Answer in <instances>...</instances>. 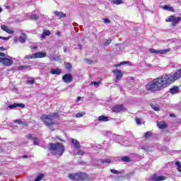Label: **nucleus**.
Instances as JSON below:
<instances>
[{
  "instance_id": "nucleus-18",
  "label": "nucleus",
  "mask_w": 181,
  "mask_h": 181,
  "mask_svg": "<svg viewBox=\"0 0 181 181\" xmlns=\"http://www.w3.org/2000/svg\"><path fill=\"white\" fill-rule=\"evenodd\" d=\"M163 9H164L165 11H170V12H175V9L173 8V7L169 5L163 6Z\"/></svg>"
},
{
  "instance_id": "nucleus-7",
  "label": "nucleus",
  "mask_w": 181,
  "mask_h": 181,
  "mask_svg": "<svg viewBox=\"0 0 181 181\" xmlns=\"http://www.w3.org/2000/svg\"><path fill=\"white\" fill-rule=\"evenodd\" d=\"M149 52H151V53H155L156 54H166V53H169V52H170V49H161V50L150 49Z\"/></svg>"
},
{
  "instance_id": "nucleus-3",
  "label": "nucleus",
  "mask_w": 181,
  "mask_h": 181,
  "mask_svg": "<svg viewBox=\"0 0 181 181\" xmlns=\"http://www.w3.org/2000/svg\"><path fill=\"white\" fill-rule=\"evenodd\" d=\"M69 179L74 181H86L87 175L84 173H76V174H69Z\"/></svg>"
},
{
  "instance_id": "nucleus-36",
  "label": "nucleus",
  "mask_w": 181,
  "mask_h": 181,
  "mask_svg": "<svg viewBox=\"0 0 181 181\" xmlns=\"http://www.w3.org/2000/svg\"><path fill=\"white\" fill-rule=\"evenodd\" d=\"M112 137L115 138V141H116V142H118V140L121 138V136L113 134Z\"/></svg>"
},
{
  "instance_id": "nucleus-43",
  "label": "nucleus",
  "mask_w": 181,
  "mask_h": 181,
  "mask_svg": "<svg viewBox=\"0 0 181 181\" xmlns=\"http://www.w3.org/2000/svg\"><path fill=\"white\" fill-rule=\"evenodd\" d=\"M136 122L137 125H141V119L136 118Z\"/></svg>"
},
{
  "instance_id": "nucleus-50",
  "label": "nucleus",
  "mask_w": 181,
  "mask_h": 181,
  "mask_svg": "<svg viewBox=\"0 0 181 181\" xmlns=\"http://www.w3.org/2000/svg\"><path fill=\"white\" fill-rule=\"evenodd\" d=\"M80 100H81V97H78L77 100H76V103H78V101H80Z\"/></svg>"
},
{
  "instance_id": "nucleus-13",
  "label": "nucleus",
  "mask_w": 181,
  "mask_h": 181,
  "mask_svg": "<svg viewBox=\"0 0 181 181\" xmlns=\"http://www.w3.org/2000/svg\"><path fill=\"white\" fill-rule=\"evenodd\" d=\"M17 107H21V108H25V104L13 103L12 105H8V108H10V110H13V108H16Z\"/></svg>"
},
{
  "instance_id": "nucleus-10",
  "label": "nucleus",
  "mask_w": 181,
  "mask_h": 181,
  "mask_svg": "<svg viewBox=\"0 0 181 181\" xmlns=\"http://www.w3.org/2000/svg\"><path fill=\"white\" fill-rule=\"evenodd\" d=\"M124 110H125V107L122 105H116L112 108V112H121Z\"/></svg>"
},
{
  "instance_id": "nucleus-23",
  "label": "nucleus",
  "mask_w": 181,
  "mask_h": 181,
  "mask_svg": "<svg viewBox=\"0 0 181 181\" xmlns=\"http://www.w3.org/2000/svg\"><path fill=\"white\" fill-rule=\"evenodd\" d=\"M110 171L112 173H114L115 175H122L124 173L123 171H118L115 169H111Z\"/></svg>"
},
{
  "instance_id": "nucleus-38",
  "label": "nucleus",
  "mask_w": 181,
  "mask_h": 181,
  "mask_svg": "<svg viewBox=\"0 0 181 181\" xmlns=\"http://www.w3.org/2000/svg\"><path fill=\"white\" fill-rule=\"evenodd\" d=\"M175 165L178 168L179 172H181L180 168H181V163L180 161H177L175 163Z\"/></svg>"
},
{
  "instance_id": "nucleus-44",
  "label": "nucleus",
  "mask_w": 181,
  "mask_h": 181,
  "mask_svg": "<svg viewBox=\"0 0 181 181\" xmlns=\"http://www.w3.org/2000/svg\"><path fill=\"white\" fill-rule=\"evenodd\" d=\"M77 155L83 156V155H84V151H83V150H79V151L77 152Z\"/></svg>"
},
{
  "instance_id": "nucleus-16",
  "label": "nucleus",
  "mask_w": 181,
  "mask_h": 181,
  "mask_svg": "<svg viewBox=\"0 0 181 181\" xmlns=\"http://www.w3.org/2000/svg\"><path fill=\"white\" fill-rule=\"evenodd\" d=\"M26 34L22 33L19 37V42H21V43H25V42H26Z\"/></svg>"
},
{
  "instance_id": "nucleus-57",
  "label": "nucleus",
  "mask_w": 181,
  "mask_h": 181,
  "mask_svg": "<svg viewBox=\"0 0 181 181\" xmlns=\"http://www.w3.org/2000/svg\"><path fill=\"white\" fill-rule=\"evenodd\" d=\"M2 12V8L0 7V13Z\"/></svg>"
},
{
  "instance_id": "nucleus-11",
  "label": "nucleus",
  "mask_w": 181,
  "mask_h": 181,
  "mask_svg": "<svg viewBox=\"0 0 181 181\" xmlns=\"http://www.w3.org/2000/svg\"><path fill=\"white\" fill-rule=\"evenodd\" d=\"M1 63H2L4 66H12L13 61L8 58H1Z\"/></svg>"
},
{
  "instance_id": "nucleus-12",
  "label": "nucleus",
  "mask_w": 181,
  "mask_h": 181,
  "mask_svg": "<svg viewBox=\"0 0 181 181\" xmlns=\"http://www.w3.org/2000/svg\"><path fill=\"white\" fill-rule=\"evenodd\" d=\"M1 29L4 30V32H6V33H8L9 35H12L15 33V31L13 30H10L9 28L6 25H1Z\"/></svg>"
},
{
  "instance_id": "nucleus-17",
  "label": "nucleus",
  "mask_w": 181,
  "mask_h": 181,
  "mask_svg": "<svg viewBox=\"0 0 181 181\" xmlns=\"http://www.w3.org/2000/svg\"><path fill=\"white\" fill-rule=\"evenodd\" d=\"M179 91V87L174 86L169 90V93L171 94H176Z\"/></svg>"
},
{
  "instance_id": "nucleus-48",
  "label": "nucleus",
  "mask_w": 181,
  "mask_h": 181,
  "mask_svg": "<svg viewBox=\"0 0 181 181\" xmlns=\"http://www.w3.org/2000/svg\"><path fill=\"white\" fill-rule=\"evenodd\" d=\"M63 49H64V53H67V47H64Z\"/></svg>"
},
{
  "instance_id": "nucleus-8",
  "label": "nucleus",
  "mask_w": 181,
  "mask_h": 181,
  "mask_svg": "<svg viewBox=\"0 0 181 181\" xmlns=\"http://www.w3.org/2000/svg\"><path fill=\"white\" fill-rule=\"evenodd\" d=\"M112 73L115 74V76H116L115 83H117L119 80H121V78H122V76H124L122 71L119 70H113Z\"/></svg>"
},
{
  "instance_id": "nucleus-47",
  "label": "nucleus",
  "mask_w": 181,
  "mask_h": 181,
  "mask_svg": "<svg viewBox=\"0 0 181 181\" xmlns=\"http://www.w3.org/2000/svg\"><path fill=\"white\" fill-rule=\"evenodd\" d=\"M3 40H9V37H1Z\"/></svg>"
},
{
  "instance_id": "nucleus-30",
  "label": "nucleus",
  "mask_w": 181,
  "mask_h": 181,
  "mask_svg": "<svg viewBox=\"0 0 181 181\" xmlns=\"http://www.w3.org/2000/svg\"><path fill=\"white\" fill-rule=\"evenodd\" d=\"M84 115H86V112H78L76 115V118H80L81 117H84Z\"/></svg>"
},
{
  "instance_id": "nucleus-19",
  "label": "nucleus",
  "mask_w": 181,
  "mask_h": 181,
  "mask_svg": "<svg viewBox=\"0 0 181 181\" xmlns=\"http://www.w3.org/2000/svg\"><path fill=\"white\" fill-rule=\"evenodd\" d=\"M157 125L158 128H160V129H165V128H166V124L163 121L159 122L158 123H157Z\"/></svg>"
},
{
  "instance_id": "nucleus-40",
  "label": "nucleus",
  "mask_w": 181,
  "mask_h": 181,
  "mask_svg": "<svg viewBox=\"0 0 181 181\" xmlns=\"http://www.w3.org/2000/svg\"><path fill=\"white\" fill-rule=\"evenodd\" d=\"M93 84L95 86V87H98V86L101 84V81H99L98 82H93Z\"/></svg>"
},
{
  "instance_id": "nucleus-56",
  "label": "nucleus",
  "mask_w": 181,
  "mask_h": 181,
  "mask_svg": "<svg viewBox=\"0 0 181 181\" xmlns=\"http://www.w3.org/2000/svg\"><path fill=\"white\" fill-rule=\"evenodd\" d=\"M170 115V117H175V114H171Z\"/></svg>"
},
{
  "instance_id": "nucleus-4",
  "label": "nucleus",
  "mask_w": 181,
  "mask_h": 181,
  "mask_svg": "<svg viewBox=\"0 0 181 181\" xmlns=\"http://www.w3.org/2000/svg\"><path fill=\"white\" fill-rule=\"evenodd\" d=\"M46 56H47L46 52H39L33 54L25 55V59L27 60H30V59H43Z\"/></svg>"
},
{
  "instance_id": "nucleus-37",
  "label": "nucleus",
  "mask_w": 181,
  "mask_h": 181,
  "mask_svg": "<svg viewBox=\"0 0 181 181\" xmlns=\"http://www.w3.org/2000/svg\"><path fill=\"white\" fill-rule=\"evenodd\" d=\"M28 84H35V79L31 78L27 81Z\"/></svg>"
},
{
  "instance_id": "nucleus-1",
  "label": "nucleus",
  "mask_w": 181,
  "mask_h": 181,
  "mask_svg": "<svg viewBox=\"0 0 181 181\" xmlns=\"http://www.w3.org/2000/svg\"><path fill=\"white\" fill-rule=\"evenodd\" d=\"M58 117L59 115L57 113H53L52 115H42L40 119L41 121L43 122L49 129L54 131V128H53V125H56V123H54V119H56V118Z\"/></svg>"
},
{
  "instance_id": "nucleus-49",
  "label": "nucleus",
  "mask_w": 181,
  "mask_h": 181,
  "mask_svg": "<svg viewBox=\"0 0 181 181\" xmlns=\"http://www.w3.org/2000/svg\"><path fill=\"white\" fill-rule=\"evenodd\" d=\"M0 56L1 57H5V54H4V52H0Z\"/></svg>"
},
{
  "instance_id": "nucleus-28",
  "label": "nucleus",
  "mask_w": 181,
  "mask_h": 181,
  "mask_svg": "<svg viewBox=\"0 0 181 181\" xmlns=\"http://www.w3.org/2000/svg\"><path fill=\"white\" fill-rule=\"evenodd\" d=\"M124 64H129V62H122L120 64L115 65V67H120V66H122Z\"/></svg>"
},
{
  "instance_id": "nucleus-31",
  "label": "nucleus",
  "mask_w": 181,
  "mask_h": 181,
  "mask_svg": "<svg viewBox=\"0 0 181 181\" xmlns=\"http://www.w3.org/2000/svg\"><path fill=\"white\" fill-rule=\"evenodd\" d=\"M112 4H115V5H119L122 3V0H112Z\"/></svg>"
},
{
  "instance_id": "nucleus-62",
  "label": "nucleus",
  "mask_w": 181,
  "mask_h": 181,
  "mask_svg": "<svg viewBox=\"0 0 181 181\" xmlns=\"http://www.w3.org/2000/svg\"><path fill=\"white\" fill-rule=\"evenodd\" d=\"M0 152H1V148H0Z\"/></svg>"
},
{
  "instance_id": "nucleus-61",
  "label": "nucleus",
  "mask_w": 181,
  "mask_h": 181,
  "mask_svg": "<svg viewBox=\"0 0 181 181\" xmlns=\"http://www.w3.org/2000/svg\"><path fill=\"white\" fill-rule=\"evenodd\" d=\"M58 139H60L59 137H57Z\"/></svg>"
},
{
  "instance_id": "nucleus-51",
  "label": "nucleus",
  "mask_w": 181,
  "mask_h": 181,
  "mask_svg": "<svg viewBox=\"0 0 181 181\" xmlns=\"http://www.w3.org/2000/svg\"><path fill=\"white\" fill-rule=\"evenodd\" d=\"M41 37H42V39H45L46 37V35L45 34H42Z\"/></svg>"
},
{
  "instance_id": "nucleus-2",
  "label": "nucleus",
  "mask_w": 181,
  "mask_h": 181,
  "mask_svg": "<svg viewBox=\"0 0 181 181\" xmlns=\"http://www.w3.org/2000/svg\"><path fill=\"white\" fill-rule=\"evenodd\" d=\"M49 150L51 151L52 155L62 156L64 153V146L60 143L49 144Z\"/></svg>"
},
{
  "instance_id": "nucleus-53",
  "label": "nucleus",
  "mask_w": 181,
  "mask_h": 181,
  "mask_svg": "<svg viewBox=\"0 0 181 181\" xmlns=\"http://www.w3.org/2000/svg\"><path fill=\"white\" fill-rule=\"evenodd\" d=\"M33 49H34V50H36L37 49V47H33Z\"/></svg>"
},
{
  "instance_id": "nucleus-21",
  "label": "nucleus",
  "mask_w": 181,
  "mask_h": 181,
  "mask_svg": "<svg viewBox=\"0 0 181 181\" xmlns=\"http://www.w3.org/2000/svg\"><path fill=\"white\" fill-rule=\"evenodd\" d=\"M15 124H18V125H25V127H28V124L26 122H22L21 119H16L14 120Z\"/></svg>"
},
{
  "instance_id": "nucleus-52",
  "label": "nucleus",
  "mask_w": 181,
  "mask_h": 181,
  "mask_svg": "<svg viewBox=\"0 0 181 181\" xmlns=\"http://www.w3.org/2000/svg\"><path fill=\"white\" fill-rule=\"evenodd\" d=\"M0 50L4 51V50H5V48L4 47H1Z\"/></svg>"
},
{
  "instance_id": "nucleus-35",
  "label": "nucleus",
  "mask_w": 181,
  "mask_h": 181,
  "mask_svg": "<svg viewBox=\"0 0 181 181\" xmlns=\"http://www.w3.org/2000/svg\"><path fill=\"white\" fill-rule=\"evenodd\" d=\"M144 136L146 138H151V136H152V132H146L144 134Z\"/></svg>"
},
{
  "instance_id": "nucleus-22",
  "label": "nucleus",
  "mask_w": 181,
  "mask_h": 181,
  "mask_svg": "<svg viewBox=\"0 0 181 181\" xmlns=\"http://www.w3.org/2000/svg\"><path fill=\"white\" fill-rule=\"evenodd\" d=\"M98 121H103L104 122H107V121H108V117L104 115L99 116Z\"/></svg>"
},
{
  "instance_id": "nucleus-25",
  "label": "nucleus",
  "mask_w": 181,
  "mask_h": 181,
  "mask_svg": "<svg viewBox=\"0 0 181 181\" xmlns=\"http://www.w3.org/2000/svg\"><path fill=\"white\" fill-rule=\"evenodd\" d=\"M43 177H45V174H39L37 176L35 181H40V180H42V179H43Z\"/></svg>"
},
{
  "instance_id": "nucleus-39",
  "label": "nucleus",
  "mask_w": 181,
  "mask_h": 181,
  "mask_svg": "<svg viewBox=\"0 0 181 181\" xmlns=\"http://www.w3.org/2000/svg\"><path fill=\"white\" fill-rule=\"evenodd\" d=\"M52 33H50V30H44L43 31V35L45 36H50Z\"/></svg>"
},
{
  "instance_id": "nucleus-34",
  "label": "nucleus",
  "mask_w": 181,
  "mask_h": 181,
  "mask_svg": "<svg viewBox=\"0 0 181 181\" xmlns=\"http://www.w3.org/2000/svg\"><path fill=\"white\" fill-rule=\"evenodd\" d=\"M65 69L66 70H70L71 69V64L67 62V63H65Z\"/></svg>"
},
{
  "instance_id": "nucleus-20",
  "label": "nucleus",
  "mask_w": 181,
  "mask_h": 181,
  "mask_svg": "<svg viewBox=\"0 0 181 181\" xmlns=\"http://www.w3.org/2000/svg\"><path fill=\"white\" fill-rule=\"evenodd\" d=\"M50 73L52 74L59 75V74H60V73H62V71L59 69H51Z\"/></svg>"
},
{
  "instance_id": "nucleus-60",
  "label": "nucleus",
  "mask_w": 181,
  "mask_h": 181,
  "mask_svg": "<svg viewBox=\"0 0 181 181\" xmlns=\"http://www.w3.org/2000/svg\"><path fill=\"white\" fill-rule=\"evenodd\" d=\"M0 39H2V37H1V36H0Z\"/></svg>"
},
{
  "instance_id": "nucleus-32",
  "label": "nucleus",
  "mask_w": 181,
  "mask_h": 181,
  "mask_svg": "<svg viewBox=\"0 0 181 181\" xmlns=\"http://www.w3.org/2000/svg\"><path fill=\"white\" fill-rule=\"evenodd\" d=\"M30 19L32 21H37V19H39V16H37V15L36 14H33L31 16H30Z\"/></svg>"
},
{
  "instance_id": "nucleus-5",
  "label": "nucleus",
  "mask_w": 181,
  "mask_h": 181,
  "mask_svg": "<svg viewBox=\"0 0 181 181\" xmlns=\"http://www.w3.org/2000/svg\"><path fill=\"white\" fill-rule=\"evenodd\" d=\"M166 22H172L173 26H176L177 23L180 22V17H176L175 16H170L166 18Z\"/></svg>"
},
{
  "instance_id": "nucleus-27",
  "label": "nucleus",
  "mask_w": 181,
  "mask_h": 181,
  "mask_svg": "<svg viewBox=\"0 0 181 181\" xmlns=\"http://www.w3.org/2000/svg\"><path fill=\"white\" fill-rule=\"evenodd\" d=\"M111 42H112V40H111V39L105 40L104 46H105V47L110 46V44L111 43Z\"/></svg>"
},
{
  "instance_id": "nucleus-55",
  "label": "nucleus",
  "mask_w": 181,
  "mask_h": 181,
  "mask_svg": "<svg viewBox=\"0 0 181 181\" xmlns=\"http://www.w3.org/2000/svg\"><path fill=\"white\" fill-rule=\"evenodd\" d=\"M57 35L58 36H60V33H59V32L57 33Z\"/></svg>"
},
{
  "instance_id": "nucleus-26",
  "label": "nucleus",
  "mask_w": 181,
  "mask_h": 181,
  "mask_svg": "<svg viewBox=\"0 0 181 181\" xmlns=\"http://www.w3.org/2000/svg\"><path fill=\"white\" fill-rule=\"evenodd\" d=\"M121 159L122 162H131V159L128 156H123Z\"/></svg>"
},
{
  "instance_id": "nucleus-14",
  "label": "nucleus",
  "mask_w": 181,
  "mask_h": 181,
  "mask_svg": "<svg viewBox=\"0 0 181 181\" xmlns=\"http://www.w3.org/2000/svg\"><path fill=\"white\" fill-rule=\"evenodd\" d=\"M71 143L76 149H80V148H81V145H80V142L76 140L75 139H71Z\"/></svg>"
},
{
  "instance_id": "nucleus-58",
  "label": "nucleus",
  "mask_w": 181,
  "mask_h": 181,
  "mask_svg": "<svg viewBox=\"0 0 181 181\" xmlns=\"http://www.w3.org/2000/svg\"><path fill=\"white\" fill-rule=\"evenodd\" d=\"M23 158H28V156H23Z\"/></svg>"
},
{
  "instance_id": "nucleus-54",
  "label": "nucleus",
  "mask_w": 181,
  "mask_h": 181,
  "mask_svg": "<svg viewBox=\"0 0 181 181\" xmlns=\"http://www.w3.org/2000/svg\"><path fill=\"white\" fill-rule=\"evenodd\" d=\"M78 46L79 49H81V45L79 44Z\"/></svg>"
},
{
  "instance_id": "nucleus-41",
  "label": "nucleus",
  "mask_w": 181,
  "mask_h": 181,
  "mask_svg": "<svg viewBox=\"0 0 181 181\" xmlns=\"http://www.w3.org/2000/svg\"><path fill=\"white\" fill-rule=\"evenodd\" d=\"M33 144L34 145H39V139L34 138L33 139Z\"/></svg>"
},
{
  "instance_id": "nucleus-33",
  "label": "nucleus",
  "mask_w": 181,
  "mask_h": 181,
  "mask_svg": "<svg viewBox=\"0 0 181 181\" xmlns=\"http://www.w3.org/2000/svg\"><path fill=\"white\" fill-rule=\"evenodd\" d=\"M26 69H30V66H20L18 70H26Z\"/></svg>"
},
{
  "instance_id": "nucleus-46",
  "label": "nucleus",
  "mask_w": 181,
  "mask_h": 181,
  "mask_svg": "<svg viewBox=\"0 0 181 181\" xmlns=\"http://www.w3.org/2000/svg\"><path fill=\"white\" fill-rule=\"evenodd\" d=\"M27 138H28V139H34L35 138H33V136H32V134H29L27 136Z\"/></svg>"
},
{
  "instance_id": "nucleus-9",
  "label": "nucleus",
  "mask_w": 181,
  "mask_h": 181,
  "mask_svg": "<svg viewBox=\"0 0 181 181\" xmlns=\"http://www.w3.org/2000/svg\"><path fill=\"white\" fill-rule=\"evenodd\" d=\"M62 80L64 83H66L67 84L71 83L73 81V76L70 74H66L63 76Z\"/></svg>"
},
{
  "instance_id": "nucleus-59",
  "label": "nucleus",
  "mask_w": 181,
  "mask_h": 181,
  "mask_svg": "<svg viewBox=\"0 0 181 181\" xmlns=\"http://www.w3.org/2000/svg\"><path fill=\"white\" fill-rule=\"evenodd\" d=\"M1 60H2V58L0 57V63H1Z\"/></svg>"
},
{
  "instance_id": "nucleus-45",
  "label": "nucleus",
  "mask_w": 181,
  "mask_h": 181,
  "mask_svg": "<svg viewBox=\"0 0 181 181\" xmlns=\"http://www.w3.org/2000/svg\"><path fill=\"white\" fill-rule=\"evenodd\" d=\"M86 63H88V64H91V63H93V60L88 59H86Z\"/></svg>"
},
{
  "instance_id": "nucleus-6",
  "label": "nucleus",
  "mask_w": 181,
  "mask_h": 181,
  "mask_svg": "<svg viewBox=\"0 0 181 181\" xmlns=\"http://www.w3.org/2000/svg\"><path fill=\"white\" fill-rule=\"evenodd\" d=\"M166 179H168L166 176L158 175L157 174H154L151 176V181H163V180H166Z\"/></svg>"
},
{
  "instance_id": "nucleus-29",
  "label": "nucleus",
  "mask_w": 181,
  "mask_h": 181,
  "mask_svg": "<svg viewBox=\"0 0 181 181\" xmlns=\"http://www.w3.org/2000/svg\"><path fill=\"white\" fill-rule=\"evenodd\" d=\"M151 107L154 110V111H159V105L151 104Z\"/></svg>"
},
{
  "instance_id": "nucleus-42",
  "label": "nucleus",
  "mask_w": 181,
  "mask_h": 181,
  "mask_svg": "<svg viewBox=\"0 0 181 181\" xmlns=\"http://www.w3.org/2000/svg\"><path fill=\"white\" fill-rule=\"evenodd\" d=\"M103 21L105 23H111V21L108 18H103Z\"/></svg>"
},
{
  "instance_id": "nucleus-15",
  "label": "nucleus",
  "mask_w": 181,
  "mask_h": 181,
  "mask_svg": "<svg viewBox=\"0 0 181 181\" xmlns=\"http://www.w3.org/2000/svg\"><path fill=\"white\" fill-rule=\"evenodd\" d=\"M55 16L58 18V19H62V18H66V13H62V11H55L53 12Z\"/></svg>"
},
{
  "instance_id": "nucleus-24",
  "label": "nucleus",
  "mask_w": 181,
  "mask_h": 181,
  "mask_svg": "<svg viewBox=\"0 0 181 181\" xmlns=\"http://www.w3.org/2000/svg\"><path fill=\"white\" fill-rule=\"evenodd\" d=\"M100 163H111V158H105L100 160Z\"/></svg>"
}]
</instances>
